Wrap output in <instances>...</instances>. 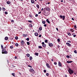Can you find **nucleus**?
I'll return each instance as SVG.
<instances>
[{
    "instance_id": "obj_17",
    "label": "nucleus",
    "mask_w": 77,
    "mask_h": 77,
    "mask_svg": "<svg viewBox=\"0 0 77 77\" xmlns=\"http://www.w3.org/2000/svg\"><path fill=\"white\" fill-rule=\"evenodd\" d=\"M70 31L72 32H74V29H70Z\"/></svg>"
},
{
    "instance_id": "obj_38",
    "label": "nucleus",
    "mask_w": 77,
    "mask_h": 77,
    "mask_svg": "<svg viewBox=\"0 0 77 77\" xmlns=\"http://www.w3.org/2000/svg\"><path fill=\"white\" fill-rule=\"evenodd\" d=\"M67 34L68 35H69V36H71V33H70L69 32H68Z\"/></svg>"
},
{
    "instance_id": "obj_57",
    "label": "nucleus",
    "mask_w": 77,
    "mask_h": 77,
    "mask_svg": "<svg viewBox=\"0 0 77 77\" xmlns=\"http://www.w3.org/2000/svg\"><path fill=\"white\" fill-rule=\"evenodd\" d=\"M67 42H69L70 43H71V42L70 41H67Z\"/></svg>"
},
{
    "instance_id": "obj_18",
    "label": "nucleus",
    "mask_w": 77,
    "mask_h": 77,
    "mask_svg": "<svg viewBox=\"0 0 77 77\" xmlns=\"http://www.w3.org/2000/svg\"><path fill=\"white\" fill-rule=\"evenodd\" d=\"M32 3H35V1L33 0H31Z\"/></svg>"
},
{
    "instance_id": "obj_48",
    "label": "nucleus",
    "mask_w": 77,
    "mask_h": 77,
    "mask_svg": "<svg viewBox=\"0 0 77 77\" xmlns=\"http://www.w3.org/2000/svg\"><path fill=\"white\" fill-rule=\"evenodd\" d=\"M32 73L33 74H35V71L33 70V71H32Z\"/></svg>"
},
{
    "instance_id": "obj_8",
    "label": "nucleus",
    "mask_w": 77,
    "mask_h": 77,
    "mask_svg": "<svg viewBox=\"0 0 77 77\" xmlns=\"http://www.w3.org/2000/svg\"><path fill=\"white\" fill-rule=\"evenodd\" d=\"M2 50V52L3 51H6V47H5L4 48H3Z\"/></svg>"
},
{
    "instance_id": "obj_23",
    "label": "nucleus",
    "mask_w": 77,
    "mask_h": 77,
    "mask_svg": "<svg viewBox=\"0 0 77 77\" xmlns=\"http://www.w3.org/2000/svg\"><path fill=\"white\" fill-rule=\"evenodd\" d=\"M39 30H42V26L40 27Z\"/></svg>"
},
{
    "instance_id": "obj_45",
    "label": "nucleus",
    "mask_w": 77,
    "mask_h": 77,
    "mask_svg": "<svg viewBox=\"0 0 77 77\" xmlns=\"http://www.w3.org/2000/svg\"><path fill=\"white\" fill-rule=\"evenodd\" d=\"M57 41H58V42H60V39L58 38L57 39Z\"/></svg>"
},
{
    "instance_id": "obj_29",
    "label": "nucleus",
    "mask_w": 77,
    "mask_h": 77,
    "mask_svg": "<svg viewBox=\"0 0 77 77\" xmlns=\"http://www.w3.org/2000/svg\"><path fill=\"white\" fill-rule=\"evenodd\" d=\"M18 39V37L17 36H16L15 37V39L17 40Z\"/></svg>"
},
{
    "instance_id": "obj_54",
    "label": "nucleus",
    "mask_w": 77,
    "mask_h": 77,
    "mask_svg": "<svg viewBox=\"0 0 77 77\" xmlns=\"http://www.w3.org/2000/svg\"><path fill=\"white\" fill-rule=\"evenodd\" d=\"M11 23H13V22H14V20H11Z\"/></svg>"
},
{
    "instance_id": "obj_22",
    "label": "nucleus",
    "mask_w": 77,
    "mask_h": 77,
    "mask_svg": "<svg viewBox=\"0 0 77 77\" xmlns=\"http://www.w3.org/2000/svg\"><path fill=\"white\" fill-rule=\"evenodd\" d=\"M8 37L7 36L5 37V40H8Z\"/></svg>"
},
{
    "instance_id": "obj_41",
    "label": "nucleus",
    "mask_w": 77,
    "mask_h": 77,
    "mask_svg": "<svg viewBox=\"0 0 77 77\" xmlns=\"http://www.w3.org/2000/svg\"><path fill=\"white\" fill-rule=\"evenodd\" d=\"M66 58H69V55H67L66 56Z\"/></svg>"
},
{
    "instance_id": "obj_9",
    "label": "nucleus",
    "mask_w": 77,
    "mask_h": 77,
    "mask_svg": "<svg viewBox=\"0 0 77 77\" xmlns=\"http://www.w3.org/2000/svg\"><path fill=\"white\" fill-rule=\"evenodd\" d=\"M66 45L69 47H70L71 46V44H69V43H66Z\"/></svg>"
},
{
    "instance_id": "obj_19",
    "label": "nucleus",
    "mask_w": 77,
    "mask_h": 77,
    "mask_svg": "<svg viewBox=\"0 0 77 77\" xmlns=\"http://www.w3.org/2000/svg\"><path fill=\"white\" fill-rule=\"evenodd\" d=\"M7 3L8 5H10V4L11 3V2L9 1H7Z\"/></svg>"
},
{
    "instance_id": "obj_4",
    "label": "nucleus",
    "mask_w": 77,
    "mask_h": 77,
    "mask_svg": "<svg viewBox=\"0 0 77 77\" xmlns=\"http://www.w3.org/2000/svg\"><path fill=\"white\" fill-rule=\"evenodd\" d=\"M48 44L49 45V46L50 47H53V44L49 42Z\"/></svg>"
},
{
    "instance_id": "obj_61",
    "label": "nucleus",
    "mask_w": 77,
    "mask_h": 77,
    "mask_svg": "<svg viewBox=\"0 0 77 77\" xmlns=\"http://www.w3.org/2000/svg\"><path fill=\"white\" fill-rule=\"evenodd\" d=\"M75 36H76V35H73V37H75Z\"/></svg>"
},
{
    "instance_id": "obj_43",
    "label": "nucleus",
    "mask_w": 77,
    "mask_h": 77,
    "mask_svg": "<svg viewBox=\"0 0 77 77\" xmlns=\"http://www.w3.org/2000/svg\"><path fill=\"white\" fill-rule=\"evenodd\" d=\"M26 39L28 41H29V38H27Z\"/></svg>"
},
{
    "instance_id": "obj_44",
    "label": "nucleus",
    "mask_w": 77,
    "mask_h": 77,
    "mask_svg": "<svg viewBox=\"0 0 77 77\" xmlns=\"http://www.w3.org/2000/svg\"><path fill=\"white\" fill-rule=\"evenodd\" d=\"M8 14V12L5 11V14H6V15H7V14Z\"/></svg>"
},
{
    "instance_id": "obj_3",
    "label": "nucleus",
    "mask_w": 77,
    "mask_h": 77,
    "mask_svg": "<svg viewBox=\"0 0 77 77\" xmlns=\"http://www.w3.org/2000/svg\"><path fill=\"white\" fill-rule=\"evenodd\" d=\"M59 17L61 19H63V20H64L65 18V16L60 15L59 16Z\"/></svg>"
},
{
    "instance_id": "obj_31",
    "label": "nucleus",
    "mask_w": 77,
    "mask_h": 77,
    "mask_svg": "<svg viewBox=\"0 0 77 77\" xmlns=\"http://www.w3.org/2000/svg\"><path fill=\"white\" fill-rule=\"evenodd\" d=\"M15 45L16 46V47H18V43H16L15 44Z\"/></svg>"
},
{
    "instance_id": "obj_63",
    "label": "nucleus",
    "mask_w": 77,
    "mask_h": 77,
    "mask_svg": "<svg viewBox=\"0 0 77 77\" xmlns=\"http://www.w3.org/2000/svg\"><path fill=\"white\" fill-rule=\"evenodd\" d=\"M41 11H40V12L38 13V14H41Z\"/></svg>"
},
{
    "instance_id": "obj_59",
    "label": "nucleus",
    "mask_w": 77,
    "mask_h": 77,
    "mask_svg": "<svg viewBox=\"0 0 77 77\" xmlns=\"http://www.w3.org/2000/svg\"><path fill=\"white\" fill-rule=\"evenodd\" d=\"M72 20H73V21H74V18H72Z\"/></svg>"
},
{
    "instance_id": "obj_60",
    "label": "nucleus",
    "mask_w": 77,
    "mask_h": 77,
    "mask_svg": "<svg viewBox=\"0 0 77 77\" xmlns=\"http://www.w3.org/2000/svg\"><path fill=\"white\" fill-rule=\"evenodd\" d=\"M41 36H42L41 35H40L39 36V38H41Z\"/></svg>"
},
{
    "instance_id": "obj_28",
    "label": "nucleus",
    "mask_w": 77,
    "mask_h": 77,
    "mask_svg": "<svg viewBox=\"0 0 77 77\" xmlns=\"http://www.w3.org/2000/svg\"><path fill=\"white\" fill-rule=\"evenodd\" d=\"M74 28H75V30H77V26H76V25H74Z\"/></svg>"
},
{
    "instance_id": "obj_15",
    "label": "nucleus",
    "mask_w": 77,
    "mask_h": 77,
    "mask_svg": "<svg viewBox=\"0 0 77 77\" xmlns=\"http://www.w3.org/2000/svg\"><path fill=\"white\" fill-rule=\"evenodd\" d=\"M46 22H47V23H48L49 24H50V21H49V20H48V19H46Z\"/></svg>"
},
{
    "instance_id": "obj_53",
    "label": "nucleus",
    "mask_w": 77,
    "mask_h": 77,
    "mask_svg": "<svg viewBox=\"0 0 77 77\" xmlns=\"http://www.w3.org/2000/svg\"><path fill=\"white\" fill-rule=\"evenodd\" d=\"M12 66H13V67H14V68L15 67H16V66H14V65L12 64Z\"/></svg>"
},
{
    "instance_id": "obj_49",
    "label": "nucleus",
    "mask_w": 77,
    "mask_h": 77,
    "mask_svg": "<svg viewBox=\"0 0 77 77\" xmlns=\"http://www.w3.org/2000/svg\"><path fill=\"white\" fill-rule=\"evenodd\" d=\"M47 15H49V14H50V13H49V12H47Z\"/></svg>"
},
{
    "instance_id": "obj_26",
    "label": "nucleus",
    "mask_w": 77,
    "mask_h": 77,
    "mask_svg": "<svg viewBox=\"0 0 77 77\" xmlns=\"http://www.w3.org/2000/svg\"><path fill=\"white\" fill-rule=\"evenodd\" d=\"M26 56H27V57H30V54H26Z\"/></svg>"
},
{
    "instance_id": "obj_27",
    "label": "nucleus",
    "mask_w": 77,
    "mask_h": 77,
    "mask_svg": "<svg viewBox=\"0 0 77 77\" xmlns=\"http://www.w3.org/2000/svg\"><path fill=\"white\" fill-rule=\"evenodd\" d=\"M23 37H25V38H26V37H27V35L23 34Z\"/></svg>"
},
{
    "instance_id": "obj_21",
    "label": "nucleus",
    "mask_w": 77,
    "mask_h": 77,
    "mask_svg": "<svg viewBox=\"0 0 77 77\" xmlns=\"http://www.w3.org/2000/svg\"><path fill=\"white\" fill-rule=\"evenodd\" d=\"M32 59L33 58H32V57L30 56L29 57V60H32Z\"/></svg>"
},
{
    "instance_id": "obj_33",
    "label": "nucleus",
    "mask_w": 77,
    "mask_h": 77,
    "mask_svg": "<svg viewBox=\"0 0 77 77\" xmlns=\"http://www.w3.org/2000/svg\"><path fill=\"white\" fill-rule=\"evenodd\" d=\"M29 25L30 27H33V26H32V24H30Z\"/></svg>"
},
{
    "instance_id": "obj_56",
    "label": "nucleus",
    "mask_w": 77,
    "mask_h": 77,
    "mask_svg": "<svg viewBox=\"0 0 77 77\" xmlns=\"http://www.w3.org/2000/svg\"><path fill=\"white\" fill-rule=\"evenodd\" d=\"M44 27H47V24H45L44 25Z\"/></svg>"
},
{
    "instance_id": "obj_25",
    "label": "nucleus",
    "mask_w": 77,
    "mask_h": 77,
    "mask_svg": "<svg viewBox=\"0 0 77 77\" xmlns=\"http://www.w3.org/2000/svg\"><path fill=\"white\" fill-rule=\"evenodd\" d=\"M38 54H39V53H35V55L36 56H38Z\"/></svg>"
},
{
    "instance_id": "obj_35",
    "label": "nucleus",
    "mask_w": 77,
    "mask_h": 77,
    "mask_svg": "<svg viewBox=\"0 0 77 77\" xmlns=\"http://www.w3.org/2000/svg\"><path fill=\"white\" fill-rule=\"evenodd\" d=\"M27 44L28 45H30V42H27Z\"/></svg>"
},
{
    "instance_id": "obj_46",
    "label": "nucleus",
    "mask_w": 77,
    "mask_h": 77,
    "mask_svg": "<svg viewBox=\"0 0 77 77\" xmlns=\"http://www.w3.org/2000/svg\"><path fill=\"white\" fill-rule=\"evenodd\" d=\"M1 48H2V49H3V46L1 45Z\"/></svg>"
},
{
    "instance_id": "obj_34",
    "label": "nucleus",
    "mask_w": 77,
    "mask_h": 77,
    "mask_svg": "<svg viewBox=\"0 0 77 77\" xmlns=\"http://www.w3.org/2000/svg\"><path fill=\"white\" fill-rule=\"evenodd\" d=\"M10 48H14V47L13 46V45H11L10 47Z\"/></svg>"
},
{
    "instance_id": "obj_58",
    "label": "nucleus",
    "mask_w": 77,
    "mask_h": 77,
    "mask_svg": "<svg viewBox=\"0 0 77 77\" xmlns=\"http://www.w3.org/2000/svg\"><path fill=\"white\" fill-rule=\"evenodd\" d=\"M15 59H17V57L16 56H15Z\"/></svg>"
},
{
    "instance_id": "obj_32",
    "label": "nucleus",
    "mask_w": 77,
    "mask_h": 77,
    "mask_svg": "<svg viewBox=\"0 0 77 77\" xmlns=\"http://www.w3.org/2000/svg\"><path fill=\"white\" fill-rule=\"evenodd\" d=\"M38 48L42 49V47L41 46H38Z\"/></svg>"
},
{
    "instance_id": "obj_20",
    "label": "nucleus",
    "mask_w": 77,
    "mask_h": 77,
    "mask_svg": "<svg viewBox=\"0 0 77 77\" xmlns=\"http://www.w3.org/2000/svg\"><path fill=\"white\" fill-rule=\"evenodd\" d=\"M45 23H46V21H42V23L43 24H45Z\"/></svg>"
},
{
    "instance_id": "obj_10",
    "label": "nucleus",
    "mask_w": 77,
    "mask_h": 77,
    "mask_svg": "<svg viewBox=\"0 0 77 77\" xmlns=\"http://www.w3.org/2000/svg\"><path fill=\"white\" fill-rule=\"evenodd\" d=\"M46 11H48V12L50 11V8H47L46 9Z\"/></svg>"
},
{
    "instance_id": "obj_16",
    "label": "nucleus",
    "mask_w": 77,
    "mask_h": 77,
    "mask_svg": "<svg viewBox=\"0 0 77 77\" xmlns=\"http://www.w3.org/2000/svg\"><path fill=\"white\" fill-rule=\"evenodd\" d=\"M36 6L38 9H39V5L38 4H36Z\"/></svg>"
},
{
    "instance_id": "obj_40",
    "label": "nucleus",
    "mask_w": 77,
    "mask_h": 77,
    "mask_svg": "<svg viewBox=\"0 0 77 77\" xmlns=\"http://www.w3.org/2000/svg\"><path fill=\"white\" fill-rule=\"evenodd\" d=\"M74 53H75V54H77V51L76 50H75L74 51Z\"/></svg>"
},
{
    "instance_id": "obj_36",
    "label": "nucleus",
    "mask_w": 77,
    "mask_h": 77,
    "mask_svg": "<svg viewBox=\"0 0 77 77\" xmlns=\"http://www.w3.org/2000/svg\"><path fill=\"white\" fill-rule=\"evenodd\" d=\"M2 9L3 11H5V8L3 7V8H2Z\"/></svg>"
},
{
    "instance_id": "obj_62",
    "label": "nucleus",
    "mask_w": 77,
    "mask_h": 77,
    "mask_svg": "<svg viewBox=\"0 0 77 77\" xmlns=\"http://www.w3.org/2000/svg\"><path fill=\"white\" fill-rule=\"evenodd\" d=\"M56 30H57V31H59V30L58 29V28H56Z\"/></svg>"
},
{
    "instance_id": "obj_1",
    "label": "nucleus",
    "mask_w": 77,
    "mask_h": 77,
    "mask_svg": "<svg viewBox=\"0 0 77 77\" xmlns=\"http://www.w3.org/2000/svg\"><path fill=\"white\" fill-rule=\"evenodd\" d=\"M68 72L70 75L74 73V70H72L71 68H69L68 70Z\"/></svg>"
},
{
    "instance_id": "obj_11",
    "label": "nucleus",
    "mask_w": 77,
    "mask_h": 77,
    "mask_svg": "<svg viewBox=\"0 0 77 77\" xmlns=\"http://www.w3.org/2000/svg\"><path fill=\"white\" fill-rule=\"evenodd\" d=\"M73 61H66V63H72V62H73Z\"/></svg>"
},
{
    "instance_id": "obj_52",
    "label": "nucleus",
    "mask_w": 77,
    "mask_h": 77,
    "mask_svg": "<svg viewBox=\"0 0 77 77\" xmlns=\"http://www.w3.org/2000/svg\"><path fill=\"white\" fill-rule=\"evenodd\" d=\"M42 45H44L45 44V43L44 42H42Z\"/></svg>"
},
{
    "instance_id": "obj_55",
    "label": "nucleus",
    "mask_w": 77,
    "mask_h": 77,
    "mask_svg": "<svg viewBox=\"0 0 77 77\" xmlns=\"http://www.w3.org/2000/svg\"><path fill=\"white\" fill-rule=\"evenodd\" d=\"M28 66H29V67H30V68H32V66H31L29 65Z\"/></svg>"
},
{
    "instance_id": "obj_14",
    "label": "nucleus",
    "mask_w": 77,
    "mask_h": 77,
    "mask_svg": "<svg viewBox=\"0 0 77 77\" xmlns=\"http://www.w3.org/2000/svg\"><path fill=\"white\" fill-rule=\"evenodd\" d=\"M42 47L44 48H46V44H44V45H42Z\"/></svg>"
},
{
    "instance_id": "obj_51",
    "label": "nucleus",
    "mask_w": 77,
    "mask_h": 77,
    "mask_svg": "<svg viewBox=\"0 0 77 77\" xmlns=\"http://www.w3.org/2000/svg\"><path fill=\"white\" fill-rule=\"evenodd\" d=\"M54 65H57V62H54Z\"/></svg>"
},
{
    "instance_id": "obj_39",
    "label": "nucleus",
    "mask_w": 77,
    "mask_h": 77,
    "mask_svg": "<svg viewBox=\"0 0 77 77\" xmlns=\"http://www.w3.org/2000/svg\"><path fill=\"white\" fill-rule=\"evenodd\" d=\"M38 14H36L35 15V17H38Z\"/></svg>"
},
{
    "instance_id": "obj_42",
    "label": "nucleus",
    "mask_w": 77,
    "mask_h": 77,
    "mask_svg": "<svg viewBox=\"0 0 77 77\" xmlns=\"http://www.w3.org/2000/svg\"><path fill=\"white\" fill-rule=\"evenodd\" d=\"M28 22L29 23H32V20H28Z\"/></svg>"
},
{
    "instance_id": "obj_50",
    "label": "nucleus",
    "mask_w": 77,
    "mask_h": 77,
    "mask_svg": "<svg viewBox=\"0 0 77 77\" xmlns=\"http://www.w3.org/2000/svg\"><path fill=\"white\" fill-rule=\"evenodd\" d=\"M46 72H47V71L46 70H44V72L45 73Z\"/></svg>"
},
{
    "instance_id": "obj_13",
    "label": "nucleus",
    "mask_w": 77,
    "mask_h": 77,
    "mask_svg": "<svg viewBox=\"0 0 77 77\" xmlns=\"http://www.w3.org/2000/svg\"><path fill=\"white\" fill-rule=\"evenodd\" d=\"M33 71V69L32 68H30L29 69L30 72H32Z\"/></svg>"
},
{
    "instance_id": "obj_2",
    "label": "nucleus",
    "mask_w": 77,
    "mask_h": 77,
    "mask_svg": "<svg viewBox=\"0 0 77 77\" xmlns=\"http://www.w3.org/2000/svg\"><path fill=\"white\" fill-rule=\"evenodd\" d=\"M20 43H21V47H24V46H25V42H24V41H21L20 42Z\"/></svg>"
},
{
    "instance_id": "obj_47",
    "label": "nucleus",
    "mask_w": 77,
    "mask_h": 77,
    "mask_svg": "<svg viewBox=\"0 0 77 77\" xmlns=\"http://www.w3.org/2000/svg\"><path fill=\"white\" fill-rule=\"evenodd\" d=\"M29 17H30L31 18H32V15L29 14Z\"/></svg>"
},
{
    "instance_id": "obj_37",
    "label": "nucleus",
    "mask_w": 77,
    "mask_h": 77,
    "mask_svg": "<svg viewBox=\"0 0 77 77\" xmlns=\"http://www.w3.org/2000/svg\"><path fill=\"white\" fill-rule=\"evenodd\" d=\"M46 75L47 76H48V75H49V73H47Z\"/></svg>"
},
{
    "instance_id": "obj_64",
    "label": "nucleus",
    "mask_w": 77,
    "mask_h": 77,
    "mask_svg": "<svg viewBox=\"0 0 77 77\" xmlns=\"http://www.w3.org/2000/svg\"><path fill=\"white\" fill-rule=\"evenodd\" d=\"M47 53L48 54H49V52H47Z\"/></svg>"
},
{
    "instance_id": "obj_12",
    "label": "nucleus",
    "mask_w": 77,
    "mask_h": 77,
    "mask_svg": "<svg viewBox=\"0 0 77 77\" xmlns=\"http://www.w3.org/2000/svg\"><path fill=\"white\" fill-rule=\"evenodd\" d=\"M35 35L36 36H38V33L37 32L35 33Z\"/></svg>"
},
{
    "instance_id": "obj_5",
    "label": "nucleus",
    "mask_w": 77,
    "mask_h": 77,
    "mask_svg": "<svg viewBox=\"0 0 77 77\" xmlns=\"http://www.w3.org/2000/svg\"><path fill=\"white\" fill-rule=\"evenodd\" d=\"M2 54H7L8 53V51H6V50L2 52Z\"/></svg>"
},
{
    "instance_id": "obj_30",
    "label": "nucleus",
    "mask_w": 77,
    "mask_h": 77,
    "mask_svg": "<svg viewBox=\"0 0 77 77\" xmlns=\"http://www.w3.org/2000/svg\"><path fill=\"white\" fill-rule=\"evenodd\" d=\"M45 43H47L48 42V40H45Z\"/></svg>"
},
{
    "instance_id": "obj_7",
    "label": "nucleus",
    "mask_w": 77,
    "mask_h": 77,
    "mask_svg": "<svg viewBox=\"0 0 77 77\" xmlns=\"http://www.w3.org/2000/svg\"><path fill=\"white\" fill-rule=\"evenodd\" d=\"M46 65L47 67V68H50V65H49V64H48V63H47Z\"/></svg>"
},
{
    "instance_id": "obj_24",
    "label": "nucleus",
    "mask_w": 77,
    "mask_h": 77,
    "mask_svg": "<svg viewBox=\"0 0 77 77\" xmlns=\"http://www.w3.org/2000/svg\"><path fill=\"white\" fill-rule=\"evenodd\" d=\"M11 74L14 77H15V73H12Z\"/></svg>"
},
{
    "instance_id": "obj_6",
    "label": "nucleus",
    "mask_w": 77,
    "mask_h": 77,
    "mask_svg": "<svg viewBox=\"0 0 77 77\" xmlns=\"http://www.w3.org/2000/svg\"><path fill=\"white\" fill-rule=\"evenodd\" d=\"M58 65L59 66H62V64H61V63H60V61H59L58 62Z\"/></svg>"
}]
</instances>
